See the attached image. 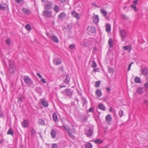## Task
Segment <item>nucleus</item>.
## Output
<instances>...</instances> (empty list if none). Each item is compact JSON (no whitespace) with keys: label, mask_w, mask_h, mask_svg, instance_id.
<instances>
[{"label":"nucleus","mask_w":148,"mask_h":148,"mask_svg":"<svg viewBox=\"0 0 148 148\" xmlns=\"http://www.w3.org/2000/svg\"><path fill=\"white\" fill-rule=\"evenodd\" d=\"M62 62L61 60L57 57H55L54 59L53 63L56 65L60 64Z\"/></svg>","instance_id":"8"},{"label":"nucleus","mask_w":148,"mask_h":148,"mask_svg":"<svg viewBox=\"0 0 148 148\" xmlns=\"http://www.w3.org/2000/svg\"><path fill=\"white\" fill-rule=\"evenodd\" d=\"M88 29H89V32L92 33H93L95 32V28L94 26L88 27Z\"/></svg>","instance_id":"20"},{"label":"nucleus","mask_w":148,"mask_h":148,"mask_svg":"<svg viewBox=\"0 0 148 148\" xmlns=\"http://www.w3.org/2000/svg\"><path fill=\"white\" fill-rule=\"evenodd\" d=\"M66 87V86H62V85H60V88H64V87Z\"/></svg>","instance_id":"62"},{"label":"nucleus","mask_w":148,"mask_h":148,"mask_svg":"<svg viewBox=\"0 0 148 148\" xmlns=\"http://www.w3.org/2000/svg\"><path fill=\"white\" fill-rule=\"evenodd\" d=\"M71 14L73 17H75L78 20L80 19L79 15L76 12L73 11L71 12Z\"/></svg>","instance_id":"19"},{"label":"nucleus","mask_w":148,"mask_h":148,"mask_svg":"<svg viewBox=\"0 0 148 148\" xmlns=\"http://www.w3.org/2000/svg\"><path fill=\"white\" fill-rule=\"evenodd\" d=\"M52 118L53 119V120L55 122H56L57 121L58 117V116L57 115V114L55 112L53 113L52 114Z\"/></svg>","instance_id":"26"},{"label":"nucleus","mask_w":148,"mask_h":148,"mask_svg":"<svg viewBox=\"0 0 148 148\" xmlns=\"http://www.w3.org/2000/svg\"><path fill=\"white\" fill-rule=\"evenodd\" d=\"M50 134L51 137L53 138H55L57 134V130L54 129H51Z\"/></svg>","instance_id":"7"},{"label":"nucleus","mask_w":148,"mask_h":148,"mask_svg":"<svg viewBox=\"0 0 148 148\" xmlns=\"http://www.w3.org/2000/svg\"><path fill=\"white\" fill-rule=\"evenodd\" d=\"M105 119L107 122L109 123L112 120V117L111 115L110 114H108L106 116Z\"/></svg>","instance_id":"22"},{"label":"nucleus","mask_w":148,"mask_h":148,"mask_svg":"<svg viewBox=\"0 0 148 148\" xmlns=\"http://www.w3.org/2000/svg\"><path fill=\"white\" fill-rule=\"evenodd\" d=\"M71 132L74 134L76 132V130L74 128H72L71 130Z\"/></svg>","instance_id":"50"},{"label":"nucleus","mask_w":148,"mask_h":148,"mask_svg":"<svg viewBox=\"0 0 148 148\" xmlns=\"http://www.w3.org/2000/svg\"><path fill=\"white\" fill-rule=\"evenodd\" d=\"M106 90L108 92H109L111 91L110 88V87H107L106 88Z\"/></svg>","instance_id":"59"},{"label":"nucleus","mask_w":148,"mask_h":148,"mask_svg":"<svg viewBox=\"0 0 148 148\" xmlns=\"http://www.w3.org/2000/svg\"><path fill=\"white\" fill-rule=\"evenodd\" d=\"M131 8H132L134 11H137V8L134 5L132 4L130 6Z\"/></svg>","instance_id":"44"},{"label":"nucleus","mask_w":148,"mask_h":148,"mask_svg":"<svg viewBox=\"0 0 148 148\" xmlns=\"http://www.w3.org/2000/svg\"><path fill=\"white\" fill-rule=\"evenodd\" d=\"M144 102L145 104L148 106V101L147 100H145Z\"/></svg>","instance_id":"63"},{"label":"nucleus","mask_w":148,"mask_h":148,"mask_svg":"<svg viewBox=\"0 0 148 148\" xmlns=\"http://www.w3.org/2000/svg\"><path fill=\"white\" fill-rule=\"evenodd\" d=\"M18 3H21L23 1V0H15Z\"/></svg>","instance_id":"58"},{"label":"nucleus","mask_w":148,"mask_h":148,"mask_svg":"<svg viewBox=\"0 0 148 148\" xmlns=\"http://www.w3.org/2000/svg\"><path fill=\"white\" fill-rule=\"evenodd\" d=\"M40 81L41 82L43 83H45L46 82V81H45V79L43 78H42L41 79Z\"/></svg>","instance_id":"52"},{"label":"nucleus","mask_w":148,"mask_h":148,"mask_svg":"<svg viewBox=\"0 0 148 148\" xmlns=\"http://www.w3.org/2000/svg\"><path fill=\"white\" fill-rule=\"evenodd\" d=\"M10 134L12 135L13 136V130L11 129L10 128Z\"/></svg>","instance_id":"51"},{"label":"nucleus","mask_w":148,"mask_h":148,"mask_svg":"<svg viewBox=\"0 0 148 148\" xmlns=\"http://www.w3.org/2000/svg\"><path fill=\"white\" fill-rule=\"evenodd\" d=\"M41 104L45 108H47L48 106V102L45 99H41L40 100Z\"/></svg>","instance_id":"6"},{"label":"nucleus","mask_w":148,"mask_h":148,"mask_svg":"<svg viewBox=\"0 0 148 148\" xmlns=\"http://www.w3.org/2000/svg\"><path fill=\"white\" fill-rule=\"evenodd\" d=\"M92 6H96L97 8L99 7L97 5V3L95 2H93V3H92Z\"/></svg>","instance_id":"54"},{"label":"nucleus","mask_w":148,"mask_h":148,"mask_svg":"<svg viewBox=\"0 0 148 148\" xmlns=\"http://www.w3.org/2000/svg\"><path fill=\"white\" fill-rule=\"evenodd\" d=\"M119 115L120 117H121L123 114V111L122 110H120L118 112Z\"/></svg>","instance_id":"40"},{"label":"nucleus","mask_w":148,"mask_h":148,"mask_svg":"<svg viewBox=\"0 0 148 148\" xmlns=\"http://www.w3.org/2000/svg\"><path fill=\"white\" fill-rule=\"evenodd\" d=\"M108 43L109 47L110 48L112 47L113 46V43L112 40L111 39H109L108 41Z\"/></svg>","instance_id":"30"},{"label":"nucleus","mask_w":148,"mask_h":148,"mask_svg":"<svg viewBox=\"0 0 148 148\" xmlns=\"http://www.w3.org/2000/svg\"><path fill=\"white\" fill-rule=\"evenodd\" d=\"M52 40L56 43H58L59 42L58 38L55 36H51Z\"/></svg>","instance_id":"24"},{"label":"nucleus","mask_w":148,"mask_h":148,"mask_svg":"<svg viewBox=\"0 0 148 148\" xmlns=\"http://www.w3.org/2000/svg\"><path fill=\"white\" fill-rule=\"evenodd\" d=\"M93 128L92 126H87L84 130V134L87 137H91L92 134Z\"/></svg>","instance_id":"1"},{"label":"nucleus","mask_w":148,"mask_h":148,"mask_svg":"<svg viewBox=\"0 0 148 148\" xmlns=\"http://www.w3.org/2000/svg\"><path fill=\"white\" fill-rule=\"evenodd\" d=\"M37 75L40 78H42V76L39 73H37Z\"/></svg>","instance_id":"60"},{"label":"nucleus","mask_w":148,"mask_h":148,"mask_svg":"<svg viewBox=\"0 0 148 148\" xmlns=\"http://www.w3.org/2000/svg\"><path fill=\"white\" fill-rule=\"evenodd\" d=\"M53 10L56 13H58L59 11V6L57 5H55L53 8Z\"/></svg>","instance_id":"29"},{"label":"nucleus","mask_w":148,"mask_h":148,"mask_svg":"<svg viewBox=\"0 0 148 148\" xmlns=\"http://www.w3.org/2000/svg\"><path fill=\"white\" fill-rule=\"evenodd\" d=\"M53 3V2L51 1H47L44 5L45 9L46 10H50L52 8Z\"/></svg>","instance_id":"3"},{"label":"nucleus","mask_w":148,"mask_h":148,"mask_svg":"<svg viewBox=\"0 0 148 148\" xmlns=\"http://www.w3.org/2000/svg\"><path fill=\"white\" fill-rule=\"evenodd\" d=\"M100 11L101 13L104 17H106L107 16V12L103 8L101 9H100Z\"/></svg>","instance_id":"23"},{"label":"nucleus","mask_w":148,"mask_h":148,"mask_svg":"<svg viewBox=\"0 0 148 148\" xmlns=\"http://www.w3.org/2000/svg\"><path fill=\"white\" fill-rule=\"evenodd\" d=\"M60 92L66 96H69L71 98L73 93V90L69 88H65L64 90H61Z\"/></svg>","instance_id":"2"},{"label":"nucleus","mask_w":148,"mask_h":148,"mask_svg":"<svg viewBox=\"0 0 148 148\" xmlns=\"http://www.w3.org/2000/svg\"><path fill=\"white\" fill-rule=\"evenodd\" d=\"M133 62H132L130 64L128 65V71L130 69V68L132 64L133 63Z\"/></svg>","instance_id":"48"},{"label":"nucleus","mask_w":148,"mask_h":148,"mask_svg":"<svg viewBox=\"0 0 148 148\" xmlns=\"http://www.w3.org/2000/svg\"><path fill=\"white\" fill-rule=\"evenodd\" d=\"M94 142L96 143L99 144L101 143L103 141L101 139H98L95 140Z\"/></svg>","instance_id":"36"},{"label":"nucleus","mask_w":148,"mask_h":148,"mask_svg":"<svg viewBox=\"0 0 148 148\" xmlns=\"http://www.w3.org/2000/svg\"><path fill=\"white\" fill-rule=\"evenodd\" d=\"M66 16V14L63 12L60 13L58 15V17L59 18L63 19Z\"/></svg>","instance_id":"28"},{"label":"nucleus","mask_w":148,"mask_h":148,"mask_svg":"<svg viewBox=\"0 0 148 148\" xmlns=\"http://www.w3.org/2000/svg\"><path fill=\"white\" fill-rule=\"evenodd\" d=\"M64 82L66 84H69L70 81V78L69 75L68 74L66 75L64 77Z\"/></svg>","instance_id":"13"},{"label":"nucleus","mask_w":148,"mask_h":148,"mask_svg":"<svg viewBox=\"0 0 148 148\" xmlns=\"http://www.w3.org/2000/svg\"><path fill=\"white\" fill-rule=\"evenodd\" d=\"M123 49L125 51L128 50V52H130L132 49V46L129 45L127 46H124L123 47Z\"/></svg>","instance_id":"15"},{"label":"nucleus","mask_w":148,"mask_h":148,"mask_svg":"<svg viewBox=\"0 0 148 148\" xmlns=\"http://www.w3.org/2000/svg\"><path fill=\"white\" fill-rule=\"evenodd\" d=\"M3 113L0 110V117H2L3 116Z\"/></svg>","instance_id":"64"},{"label":"nucleus","mask_w":148,"mask_h":148,"mask_svg":"<svg viewBox=\"0 0 148 148\" xmlns=\"http://www.w3.org/2000/svg\"><path fill=\"white\" fill-rule=\"evenodd\" d=\"M93 110V108H90L88 109V110L87 111V112L88 113V112H92V110Z\"/></svg>","instance_id":"55"},{"label":"nucleus","mask_w":148,"mask_h":148,"mask_svg":"<svg viewBox=\"0 0 148 148\" xmlns=\"http://www.w3.org/2000/svg\"><path fill=\"white\" fill-rule=\"evenodd\" d=\"M95 94L98 97H101L102 95V93L100 89H97L95 91Z\"/></svg>","instance_id":"21"},{"label":"nucleus","mask_w":148,"mask_h":148,"mask_svg":"<svg viewBox=\"0 0 148 148\" xmlns=\"http://www.w3.org/2000/svg\"><path fill=\"white\" fill-rule=\"evenodd\" d=\"M25 27L27 30L29 31H30L32 29L31 26L29 24L26 25L25 26Z\"/></svg>","instance_id":"33"},{"label":"nucleus","mask_w":148,"mask_h":148,"mask_svg":"<svg viewBox=\"0 0 148 148\" xmlns=\"http://www.w3.org/2000/svg\"><path fill=\"white\" fill-rule=\"evenodd\" d=\"M64 129L67 131L69 136L71 138L74 139L75 138V136L72 134L70 131V129L69 128L66 129L65 127H64Z\"/></svg>","instance_id":"16"},{"label":"nucleus","mask_w":148,"mask_h":148,"mask_svg":"<svg viewBox=\"0 0 148 148\" xmlns=\"http://www.w3.org/2000/svg\"><path fill=\"white\" fill-rule=\"evenodd\" d=\"M21 124L23 127H26L29 125V122L27 120L23 119V121L21 122Z\"/></svg>","instance_id":"11"},{"label":"nucleus","mask_w":148,"mask_h":148,"mask_svg":"<svg viewBox=\"0 0 148 148\" xmlns=\"http://www.w3.org/2000/svg\"><path fill=\"white\" fill-rule=\"evenodd\" d=\"M81 101V103H83L82 105L83 106H84L88 102L86 99L85 97H82Z\"/></svg>","instance_id":"17"},{"label":"nucleus","mask_w":148,"mask_h":148,"mask_svg":"<svg viewBox=\"0 0 148 148\" xmlns=\"http://www.w3.org/2000/svg\"><path fill=\"white\" fill-rule=\"evenodd\" d=\"M108 71L110 73H113L114 72V69L112 67L108 68Z\"/></svg>","instance_id":"41"},{"label":"nucleus","mask_w":148,"mask_h":148,"mask_svg":"<svg viewBox=\"0 0 148 148\" xmlns=\"http://www.w3.org/2000/svg\"><path fill=\"white\" fill-rule=\"evenodd\" d=\"M81 117H82V118L83 119L84 121H86V117L84 115H82Z\"/></svg>","instance_id":"56"},{"label":"nucleus","mask_w":148,"mask_h":148,"mask_svg":"<svg viewBox=\"0 0 148 148\" xmlns=\"http://www.w3.org/2000/svg\"><path fill=\"white\" fill-rule=\"evenodd\" d=\"M106 30L108 33H110L111 31V26L110 24L107 23L106 25Z\"/></svg>","instance_id":"18"},{"label":"nucleus","mask_w":148,"mask_h":148,"mask_svg":"<svg viewBox=\"0 0 148 148\" xmlns=\"http://www.w3.org/2000/svg\"><path fill=\"white\" fill-rule=\"evenodd\" d=\"M99 108L102 110L103 111H105V106L102 104H100L98 106Z\"/></svg>","instance_id":"31"},{"label":"nucleus","mask_w":148,"mask_h":148,"mask_svg":"<svg viewBox=\"0 0 148 148\" xmlns=\"http://www.w3.org/2000/svg\"><path fill=\"white\" fill-rule=\"evenodd\" d=\"M7 7V5L6 4H4L3 3H2L0 5V9L3 10H5L6 8Z\"/></svg>","instance_id":"27"},{"label":"nucleus","mask_w":148,"mask_h":148,"mask_svg":"<svg viewBox=\"0 0 148 148\" xmlns=\"http://www.w3.org/2000/svg\"><path fill=\"white\" fill-rule=\"evenodd\" d=\"M16 70V67L14 64L11 65L10 64V73L11 74H14Z\"/></svg>","instance_id":"9"},{"label":"nucleus","mask_w":148,"mask_h":148,"mask_svg":"<svg viewBox=\"0 0 148 148\" xmlns=\"http://www.w3.org/2000/svg\"><path fill=\"white\" fill-rule=\"evenodd\" d=\"M36 133V132L35 130L33 129H32L31 130V134L32 136L34 135Z\"/></svg>","instance_id":"45"},{"label":"nucleus","mask_w":148,"mask_h":148,"mask_svg":"<svg viewBox=\"0 0 148 148\" xmlns=\"http://www.w3.org/2000/svg\"><path fill=\"white\" fill-rule=\"evenodd\" d=\"M38 123L39 124L42 125H45V123L44 120L42 119H39L38 121Z\"/></svg>","instance_id":"34"},{"label":"nucleus","mask_w":148,"mask_h":148,"mask_svg":"<svg viewBox=\"0 0 148 148\" xmlns=\"http://www.w3.org/2000/svg\"><path fill=\"white\" fill-rule=\"evenodd\" d=\"M22 11L24 14L26 15H28L31 13V12L29 10L24 8L23 9Z\"/></svg>","instance_id":"14"},{"label":"nucleus","mask_w":148,"mask_h":148,"mask_svg":"<svg viewBox=\"0 0 148 148\" xmlns=\"http://www.w3.org/2000/svg\"><path fill=\"white\" fill-rule=\"evenodd\" d=\"M138 0H135L133 1V3L135 5H136L137 3Z\"/></svg>","instance_id":"61"},{"label":"nucleus","mask_w":148,"mask_h":148,"mask_svg":"<svg viewBox=\"0 0 148 148\" xmlns=\"http://www.w3.org/2000/svg\"><path fill=\"white\" fill-rule=\"evenodd\" d=\"M43 15L45 16L49 17L51 16V12L50 11H44L43 12Z\"/></svg>","instance_id":"12"},{"label":"nucleus","mask_w":148,"mask_h":148,"mask_svg":"<svg viewBox=\"0 0 148 148\" xmlns=\"http://www.w3.org/2000/svg\"><path fill=\"white\" fill-rule=\"evenodd\" d=\"M140 71L143 75L147 76L148 74V69L146 68H143L140 69Z\"/></svg>","instance_id":"10"},{"label":"nucleus","mask_w":148,"mask_h":148,"mask_svg":"<svg viewBox=\"0 0 148 148\" xmlns=\"http://www.w3.org/2000/svg\"><path fill=\"white\" fill-rule=\"evenodd\" d=\"M97 65L95 62L94 60L92 61V64L91 65V67L94 68H95L97 67Z\"/></svg>","instance_id":"39"},{"label":"nucleus","mask_w":148,"mask_h":148,"mask_svg":"<svg viewBox=\"0 0 148 148\" xmlns=\"http://www.w3.org/2000/svg\"><path fill=\"white\" fill-rule=\"evenodd\" d=\"M23 98L22 97L18 98V101L19 102H22Z\"/></svg>","instance_id":"53"},{"label":"nucleus","mask_w":148,"mask_h":148,"mask_svg":"<svg viewBox=\"0 0 148 148\" xmlns=\"http://www.w3.org/2000/svg\"><path fill=\"white\" fill-rule=\"evenodd\" d=\"M35 90L38 93H40L41 92V88L40 87H37L35 88Z\"/></svg>","instance_id":"35"},{"label":"nucleus","mask_w":148,"mask_h":148,"mask_svg":"<svg viewBox=\"0 0 148 148\" xmlns=\"http://www.w3.org/2000/svg\"><path fill=\"white\" fill-rule=\"evenodd\" d=\"M119 33L122 39L123 40L124 39L127 35V32L125 30L123 29H120Z\"/></svg>","instance_id":"5"},{"label":"nucleus","mask_w":148,"mask_h":148,"mask_svg":"<svg viewBox=\"0 0 148 148\" xmlns=\"http://www.w3.org/2000/svg\"><path fill=\"white\" fill-rule=\"evenodd\" d=\"M75 45L73 44L69 46V48L71 49H73L75 47Z\"/></svg>","instance_id":"47"},{"label":"nucleus","mask_w":148,"mask_h":148,"mask_svg":"<svg viewBox=\"0 0 148 148\" xmlns=\"http://www.w3.org/2000/svg\"><path fill=\"white\" fill-rule=\"evenodd\" d=\"M23 79L25 82L27 84L30 85L33 83L32 81L28 76H25Z\"/></svg>","instance_id":"4"},{"label":"nucleus","mask_w":148,"mask_h":148,"mask_svg":"<svg viewBox=\"0 0 148 148\" xmlns=\"http://www.w3.org/2000/svg\"><path fill=\"white\" fill-rule=\"evenodd\" d=\"M94 23H97L99 20V17L98 15H96L93 17Z\"/></svg>","instance_id":"25"},{"label":"nucleus","mask_w":148,"mask_h":148,"mask_svg":"<svg viewBox=\"0 0 148 148\" xmlns=\"http://www.w3.org/2000/svg\"><path fill=\"white\" fill-rule=\"evenodd\" d=\"M72 28V26L70 24H68L67 27H66V29L68 30H70Z\"/></svg>","instance_id":"46"},{"label":"nucleus","mask_w":148,"mask_h":148,"mask_svg":"<svg viewBox=\"0 0 148 148\" xmlns=\"http://www.w3.org/2000/svg\"><path fill=\"white\" fill-rule=\"evenodd\" d=\"M51 148H57V146L55 144H53L51 146Z\"/></svg>","instance_id":"49"},{"label":"nucleus","mask_w":148,"mask_h":148,"mask_svg":"<svg viewBox=\"0 0 148 148\" xmlns=\"http://www.w3.org/2000/svg\"><path fill=\"white\" fill-rule=\"evenodd\" d=\"M6 43L8 45H9V39L8 38L6 40Z\"/></svg>","instance_id":"57"},{"label":"nucleus","mask_w":148,"mask_h":148,"mask_svg":"<svg viewBox=\"0 0 148 148\" xmlns=\"http://www.w3.org/2000/svg\"><path fill=\"white\" fill-rule=\"evenodd\" d=\"M100 82L99 81L96 82L95 84V86L96 87H98L99 86L100 84Z\"/></svg>","instance_id":"43"},{"label":"nucleus","mask_w":148,"mask_h":148,"mask_svg":"<svg viewBox=\"0 0 148 148\" xmlns=\"http://www.w3.org/2000/svg\"><path fill=\"white\" fill-rule=\"evenodd\" d=\"M85 147L86 148H92V146L91 143H89L86 144Z\"/></svg>","instance_id":"37"},{"label":"nucleus","mask_w":148,"mask_h":148,"mask_svg":"<svg viewBox=\"0 0 148 148\" xmlns=\"http://www.w3.org/2000/svg\"><path fill=\"white\" fill-rule=\"evenodd\" d=\"M58 69L60 72H62L63 71V66H60L58 67Z\"/></svg>","instance_id":"42"},{"label":"nucleus","mask_w":148,"mask_h":148,"mask_svg":"<svg viewBox=\"0 0 148 148\" xmlns=\"http://www.w3.org/2000/svg\"><path fill=\"white\" fill-rule=\"evenodd\" d=\"M134 82L136 83H140L141 82V80L140 77H136L134 79Z\"/></svg>","instance_id":"32"},{"label":"nucleus","mask_w":148,"mask_h":148,"mask_svg":"<svg viewBox=\"0 0 148 148\" xmlns=\"http://www.w3.org/2000/svg\"><path fill=\"white\" fill-rule=\"evenodd\" d=\"M137 92L140 94H141L143 93V88H139L137 90Z\"/></svg>","instance_id":"38"}]
</instances>
